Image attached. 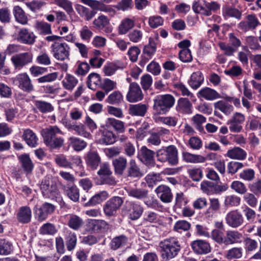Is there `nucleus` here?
Returning a JSON list of instances; mask_svg holds the SVG:
<instances>
[{
  "mask_svg": "<svg viewBox=\"0 0 261 261\" xmlns=\"http://www.w3.org/2000/svg\"><path fill=\"white\" fill-rule=\"evenodd\" d=\"M81 2L89 6L93 10L82 5H78L75 7L78 14L86 20H90L96 14L94 10L109 13L111 15L115 14V10L110 6L106 5L102 2L97 0H81Z\"/></svg>",
  "mask_w": 261,
  "mask_h": 261,
  "instance_id": "f257e3e1",
  "label": "nucleus"
},
{
  "mask_svg": "<svg viewBox=\"0 0 261 261\" xmlns=\"http://www.w3.org/2000/svg\"><path fill=\"white\" fill-rule=\"evenodd\" d=\"M161 256L165 260L174 258L180 250L181 246L177 238L170 237L160 242Z\"/></svg>",
  "mask_w": 261,
  "mask_h": 261,
  "instance_id": "f03ea898",
  "label": "nucleus"
},
{
  "mask_svg": "<svg viewBox=\"0 0 261 261\" xmlns=\"http://www.w3.org/2000/svg\"><path fill=\"white\" fill-rule=\"evenodd\" d=\"M62 134V131L57 126H50L42 130L44 143L51 149L61 147L64 143V139L57 136Z\"/></svg>",
  "mask_w": 261,
  "mask_h": 261,
  "instance_id": "7ed1b4c3",
  "label": "nucleus"
},
{
  "mask_svg": "<svg viewBox=\"0 0 261 261\" xmlns=\"http://www.w3.org/2000/svg\"><path fill=\"white\" fill-rule=\"evenodd\" d=\"M178 150L174 145H169L157 150L156 156L158 161L162 163L168 162L171 166H176L178 163Z\"/></svg>",
  "mask_w": 261,
  "mask_h": 261,
  "instance_id": "20e7f679",
  "label": "nucleus"
},
{
  "mask_svg": "<svg viewBox=\"0 0 261 261\" xmlns=\"http://www.w3.org/2000/svg\"><path fill=\"white\" fill-rule=\"evenodd\" d=\"M175 102V99L171 95H159L153 99V109L159 114H166L172 108Z\"/></svg>",
  "mask_w": 261,
  "mask_h": 261,
  "instance_id": "39448f33",
  "label": "nucleus"
},
{
  "mask_svg": "<svg viewBox=\"0 0 261 261\" xmlns=\"http://www.w3.org/2000/svg\"><path fill=\"white\" fill-rule=\"evenodd\" d=\"M40 190L43 196L54 199L59 198V192L57 184L51 176L47 175L42 179Z\"/></svg>",
  "mask_w": 261,
  "mask_h": 261,
  "instance_id": "423d86ee",
  "label": "nucleus"
},
{
  "mask_svg": "<svg viewBox=\"0 0 261 261\" xmlns=\"http://www.w3.org/2000/svg\"><path fill=\"white\" fill-rule=\"evenodd\" d=\"M97 175L98 176L94 178V182L97 185H115L116 184L110 165L107 163H104L100 165V168L97 171Z\"/></svg>",
  "mask_w": 261,
  "mask_h": 261,
  "instance_id": "0eeeda50",
  "label": "nucleus"
},
{
  "mask_svg": "<svg viewBox=\"0 0 261 261\" xmlns=\"http://www.w3.org/2000/svg\"><path fill=\"white\" fill-rule=\"evenodd\" d=\"M51 53L57 60L63 61L69 59L70 48L65 42H55L50 46Z\"/></svg>",
  "mask_w": 261,
  "mask_h": 261,
  "instance_id": "6e6552de",
  "label": "nucleus"
},
{
  "mask_svg": "<svg viewBox=\"0 0 261 261\" xmlns=\"http://www.w3.org/2000/svg\"><path fill=\"white\" fill-rule=\"evenodd\" d=\"M123 203V199L119 196H114L109 199L103 206L105 215L107 217L115 216Z\"/></svg>",
  "mask_w": 261,
  "mask_h": 261,
  "instance_id": "1a4fd4ad",
  "label": "nucleus"
},
{
  "mask_svg": "<svg viewBox=\"0 0 261 261\" xmlns=\"http://www.w3.org/2000/svg\"><path fill=\"white\" fill-rule=\"evenodd\" d=\"M13 84L22 91L30 93L34 89L31 80L27 73L18 74L12 79Z\"/></svg>",
  "mask_w": 261,
  "mask_h": 261,
  "instance_id": "9d476101",
  "label": "nucleus"
},
{
  "mask_svg": "<svg viewBox=\"0 0 261 261\" xmlns=\"http://www.w3.org/2000/svg\"><path fill=\"white\" fill-rule=\"evenodd\" d=\"M62 123L67 129L74 130L79 136L86 138L91 137L90 133L86 130L85 125L82 123H77L67 119H62Z\"/></svg>",
  "mask_w": 261,
  "mask_h": 261,
  "instance_id": "9b49d317",
  "label": "nucleus"
},
{
  "mask_svg": "<svg viewBox=\"0 0 261 261\" xmlns=\"http://www.w3.org/2000/svg\"><path fill=\"white\" fill-rule=\"evenodd\" d=\"M33 57L32 53L24 52L14 55L11 58V61L15 68L20 70L24 66L32 62Z\"/></svg>",
  "mask_w": 261,
  "mask_h": 261,
  "instance_id": "f8f14e48",
  "label": "nucleus"
},
{
  "mask_svg": "<svg viewBox=\"0 0 261 261\" xmlns=\"http://www.w3.org/2000/svg\"><path fill=\"white\" fill-rule=\"evenodd\" d=\"M155 153L149 149L145 146H142L138 152V159L146 166L151 168L155 166V161L154 158Z\"/></svg>",
  "mask_w": 261,
  "mask_h": 261,
  "instance_id": "ddd939ff",
  "label": "nucleus"
},
{
  "mask_svg": "<svg viewBox=\"0 0 261 261\" xmlns=\"http://www.w3.org/2000/svg\"><path fill=\"white\" fill-rule=\"evenodd\" d=\"M226 224L231 228H237L244 222L243 215L238 210L229 212L225 216Z\"/></svg>",
  "mask_w": 261,
  "mask_h": 261,
  "instance_id": "4468645a",
  "label": "nucleus"
},
{
  "mask_svg": "<svg viewBox=\"0 0 261 261\" xmlns=\"http://www.w3.org/2000/svg\"><path fill=\"white\" fill-rule=\"evenodd\" d=\"M245 121V115L240 112H235L227 124L229 125V129L233 133H239L243 129V124Z\"/></svg>",
  "mask_w": 261,
  "mask_h": 261,
  "instance_id": "2eb2a0df",
  "label": "nucleus"
},
{
  "mask_svg": "<svg viewBox=\"0 0 261 261\" xmlns=\"http://www.w3.org/2000/svg\"><path fill=\"white\" fill-rule=\"evenodd\" d=\"M36 36L32 32L25 28L20 29L17 34L15 39L24 44L32 45L35 42Z\"/></svg>",
  "mask_w": 261,
  "mask_h": 261,
  "instance_id": "dca6fc26",
  "label": "nucleus"
},
{
  "mask_svg": "<svg viewBox=\"0 0 261 261\" xmlns=\"http://www.w3.org/2000/svg\"><path fill=\"white\" fill-rule=\"evenodd\" d=\"M191 247L194 252L198 254H206L211 251L210 243L203 240H197L191 244Z\"/></svg>",
  "mask_w": 261,
  "mask_h": 261,
  "instance_id": "f3484780",
  "label": "nucleus"
},
{
  "mask_svg": "<svg viewBox=\"0 0 261 261\" xmlns=\"http://www.w3.org/2000/svg\"><path fill=\"white\" fill-rule=\"evenodd\" d=\"M143 95L139 85L136 83H131L129 91L126 96L127 100L130 102H134L143 99Z\"/></svg>",
  "mask_w": 261,
  "mask_h": 261,
  "instance_id": "a211bd4d",
  "label": "nucleus"
},
{
  "mask_svg": "<svg viewBox=\"0 0 261 261\" xmlns=\"http://www.w3.org/2000/svg\"><path fill=\"white\" fill-rule=\"evenodd\" d=\"M32 213L28 206L20 207L16 213V217L17 221L21 224L29 223L32 219Z\"/></svg>",
  "mask_w": 261,
  "mask_h": 261,
  "instance_id": "6ab92c4d",
  "label": "nucleus"
},
{
  "mask_svg": "<svg viewBox=\"0 0 261 261\" xmlns=\"http://www.w3.org/2000/svg\"><path fill=\"white\" fill-rule=\"evenodd\" d=\"M129 206L127 209L128 218L132 220L138 219L144 211L142 205L138 202L130 201L129 202Z\"/></svg>",
  "mask_w": 261,
  "mask_h": 261,
  "instance_id": "aec40b11",
  "label": "nucleus"
},
{
  "mask_svg": "<svg viewBox=\"0 0 261 261\" xmlns=\"http://www.w3.org/2000/svg\"><path fill=\"white\" fill-rule=\"evenodd\" d=\"M158 197L164 203L170 202L173 198L170 188L164 185L158 186L155 190Z\"/></svg>",
  "mask_w": 261,
  "mask_h": 261,
  "instance_id": "412c9836",
  "label": "nucleus"
},
{
  "mask_svg": "<svg viewBox=\"0 0 261 261\" xmlns=\"http://www.w3.org/2000/svg\"><path fill=\"white\" fill-rule=\"evenodd\" d=\"M55 210V206L49 203H44L37 211V216L38 220L40 221L45 220L49 215L54 213Z\"/></svg>",
  "mask_w": 261,
  "mask_h": 261,
  "instance_id": "4be33fe9",
  "label": "nucleus"
},
{
  "mask_svg": "<svg viewBox=\"0 0 261 261\" xmlns=\"http://www.w3.org/2000/svg\"><path fill=\"white\" fill-rule=\"evenodd\" d=\"M148 106L146 104L141 103L130 105L128 112L131 116L143 117L148 110Z\"/></svg>",
  "mask_w": 261,
  "mask_h": 261,
  "instance_id": "5701e85b",
  "label": "nucleus"
},
{
  "mask_svg": "<svg viewBox=\"0 0 261 261\" xmlns=\"http://www.w3.org/2000/svg\"><path fill=\"white\" fill-rule=\"evenodd\" d=\"M127 164V159L124 156H119L114 159L112 161V165L115 174L122 175L126 169Z\"/></svg>",
  "mask_w": 261,
  "mask_h": 261,
  "instance_id": "b1692460",
  "label": "nucleus"
},
{
  "mask_svg": "<svg viewBox=\"0 0 261 261\" xmlns=\"http://www.w3.org/2000/svg\"><path fill=\"white\" fill-rule=\"evenodd\" d=\"M126 173L128 177L133 178H140L143 175L142 171L134 159L129 161Z\"/></svg>",
  "mask_w": 261,
  "mask_h": 261,
  "instance_id": "393cba45",
  "label": "nucleus"
},
{
  "mask_svg": "<svg viewBox=\"0 0 261 261\" xmlns=\"http://www.w3.org/2000/svg\"><path fill=\"white\" fill-rule=\"evenodd\" d=\"M66 218L67 220V225L71 229L76 230L84 225V221L82 218L74 214H68Z\"/></svg>",
  "mask_w": 261,
  "mask_h": 261,
  "instance_id": "a878e982",
  "label": "nucleus"
},
{
  "mask_svg": "<svg viewBox=\"0 0 261 261\" xmlns=\"http://www.w3.org/2000/svg\"><path fill=\"white\" fill-rule=\"evenodd\" d=\"M242 234L237 230H227L225 233L226 245H231L241 242Z\"/></svg>",
  "mask_w": 261,
  "mask_h": 261,
  "instance_id": "bb28decb",
  "label": "nucleus"
},
{
  "mask_svg": "<svg viewBox=\"0 0 261 261\" xmlns=\"http://www.w3.org/2000/svg\"><path fill=\"white\" fill-rule=\"evenodd\" d=\"M198 94V97L203 98L207 100H213L221 97L220 95L216 91L208 87L201 89Z\"/></svg>",
  "mask_w": 261,
  "mask_h": 261,
  "instance_id": "cd10ccee",
  "label": "nucleus"
},
{
  "mask_svg": "<svg viewBox=\"0 0 261 261\" xmlns=\"http://www.w3.org/2000/svg\"><path fill=\"white\" fill-rule=\"evenodd\" d=\"M87 83L88 87L92 90L100 88L102 83L100 75L94 72L91 73L88 76Z\"/></svg>",
  "mask_w": 261,
  "mask_h": 261,
  "instance_id": "c85d7f7f",
  "label": "nucleus"
},
{
  "mask_svg": "<svg viewBox=\"0 0 261 261\" xmlns=\"http://www.w3.org/2000/svg\"><path fill=\"white\" fill-rule=\"evenodd\" d=\"M222 15L225 19L233 17L240 20L242 17V13L236 8L225 5L222 7Z\"/></svg>",
  "mask_w": 261,
  "mask_h": 261,
  "instance_id": "c756f323",
  "label": "nucleus"
},
{
  "mask_svg": "<svg viewBox=\"0 0 261 261\" xmlns=\"http://www.w3.org/2000/svg\"><path fill=\"white\" fill-rule=\"evenodd\" d=\"M86 162L89 167L95 170L100 162V158L97 152L89 151L87 154Z\"/></svg>",
  "mask_w": 261,
  "mask_h": 261,
  "instance_id": "7c9ffc66",
  "label": "nucleus"
},
{
  "mask_svg": "<svg viewBox=\"0 0 261 261\" xmlns=\"http://www.w3.org/2000/svg\"><path fill=\"white\" fill-rule=\"evenodd\" d=\"M126 191L128 196L138 200L145 199L148 195V191L142 188H130Z\"/></svg>",
  "mask_w": 261,
  "mask_h": 261,
  "instance_id": "2f4dec72",
  "label": "nucleus"
},
{
  "mask_svg": "<svg viewBox=\"0 0 261 261\" xmlns=\"http://www.w3.org/2000/svg\"><path fill=\"white\" fill-rule=\"evenodd\" d=\"M116 142V136L112 131L105 129L101 131V136L98 140L100 144L111 145Z\"/></svg>",
  "mask_w": 261,
  "mask_h": 261,
  "instance_id": "473e14b6",
  "label": "nucleus"
},
{
  "mask_svg": "<svg viewBox=\"0 0 261 261\" xmlns=\"http://www.w3.org/2000/svg\"><path fill=\"white\" fill-rule=\"evenodd\" d=\"M204 77L200 71L194 72L191 75L188 81L189 86L193 89H197L201 85L203 82Z\"/></svg>",
  "mask_w": 261,
  "mask_h": 261,
  "instance_id": "72a5a7b5",
  "label": "nucleus"
},
{
  "mask_svg": "<svg viewBox=\"0 0 261 261\" xmlns=\"http://www.w3.org/2000/svg\"><path fill=\"white\" fill-rule=\"evenodd\" d=\"M22 138L26 143L30 147H35L38 144V138L36 134L30 129L23 131Z\"/></svg>",
  "mask_w": 261,
  "mask_h": 261,
  "instance_id": "f704fd0d",
  "label": "nucleus"
},
{
  "mask_svg": "<svg viewBox=\"0 0 261 261\" xmlns=\"http://www.w3.org/2000/svg\"><path fill=\"white\" fill-rule=\"evenodd\" d=\"M13 13L16 21L23 25L28 23V17L20 6H15L13 8Z\"/></svg>",
  "mask_w": 261,
  "mask_h": 261,
  "instance_id": "c9c22d12",
  "label": "nucleus"
},
{
  "mask_svg": "<svg viewBox=\"0 0 261 261\" xmlns=\"http://www.w3.org/2000/svg\"><path fill=\"white\" fill-rule=\"evenodd\" d=\"M226 155L227 157L239 160H244L247 156V153L243 149L236 147L227 151Z\"/></svg>",
  "mask_w": 261,
  "mask_h": 261,
  "instance_id": "e433bc0d",
  "label": "nucleus"
},
{
  "mask_svg": "<svg viewBox=\"0 0 261 261\" xmlns=\"http://www.w3.org/2000/svg\"><path fill=\"white\" fill-rule=\"evenodd\" d=\"M78 83V80L73 75L67 73L62 81V84L64 89L71 91Z\"/></svg>",
  "mask_w": 261,
  "mask_h": 261,
  "instance_id": "4c0bfd02",
  "label": "nucleus"
},
{
  "mask_svg": "<svg viewBox=\"0 0 261 261\" xmlns=\"http://www.w3.org/2000/svg\"><path fill=\"white\" fill-rule=\"evenodd\" d=\"M109 197L108 193L106 191H101L92 196L86 203L87 206H94L101 203Z\"/></svg>",
  "mask_w": 261,
  "mask_h": 261,
  "instance_id": "58836bf2",
  "label": "nucleus"
},
{
  "mask_svg": "<svg viewBox=\"0 0 261 261\" xmlns=\"http://www.w3.org/2000/svg\"><path fill=\"white\" fill-rule=\"evenodd\" d=\"M183 160L187 163H202L205 161V158L199 154H194L188 152L182 153Z\"/></svg>",
  "mask_w": 261,
  "mask_h": 261,
  "instance_id": "ea45409f",
  "label": "nucleus"
},
{
  "mask_svg": "<svg viewBox=\"0 0 261 261\" xmlns=\"http://www.w3.org/2000/svg\"><path fill=\"white\" fill-rule=\"evenodd\" d=\"M135 25L134 20L128 18L123 19L118 27V33L120 35L126 34Z\"/></svg>",
  "mask_w": 261,
  "mask_h": 261,
  "instance_id": "a19ab883",
  "label": "nucleus"
},
{
  "mask_svg": "<svg viewBox=\"0 0 261 261\" xmlns=\"http://www.w3.org/2000/svg\"><path fill=\"white\" fill-rule=\"evenodd\" d=\"M191 108L192 104L187 98H181L178 100L176 109L178 112L190 114L192 113Z\"/></svg>",
  "mask_w": 261,
  "mask_h": 261,
  "instance_id": "79ce46f5",
  "label": "nucleus"
},
{
  "mask_svg": "<svg viewBox=\"0 0 261 261\" xmlns=\"http://www.w3.org/2000/svg\"><path fill=\"white\" fill-rule=\"evenodd\" d=\"M106 124L112 126L116 131L119 133H123L125 130L124 123L119 120L114 118H108Z\"/></svg>",
  "mask_w": 261,
  "mask_h": 261,
  "instance_id": "37998d69",
  "label": "nucleus"
},
{
  "mask_svg": "<svg viewBox=\"0 0 261 261\" xmlns=\"http://www.w3.org/2000/svg\"><path fill=\"white\" fill-rule=\"evenodd\" d=\"M157 40L158 38L155 39L150 38L149 43L145 45L143 49V54L149 59L151 58L156 51Z\"/></svg>",
  "mask_w": 261,
  "mask_h": 261,
  "instance_id": "c03bdc74",
  "label": "nucleus"
},
{
  "mask_svg": "<svg viewBox=\"0 0 261 261\" xmlns=\"http://www.w3.org/2000/svg\"><path fill=\"white\" fill-rule=\"evenodd\" d=\"M19 159L24 171L28 173H31L34 168V164L28 154H22Z\"/></svg>",
  "mask_w": 261,
  "mask_h": 261,
  "instance_id": "a18cd8bd",
  "label": "nucleus"
},
{
  "mask_svg": "<svg viewBox=\"0 0 261 261\" xmlns=\"http://www.w3.org/2000/svg\"><path fill=\"white\" fill-rule=\"evenodd\" d=\"M204 10L203 15L205 16H210L212 15V12H216L220 8V5L217 2L212 1L207 2L204 1Z\"/></svg>",
  "mask_w": 261,
  "mask_h": 261,
  "instance_id": "49530a36",
  "label": "nucleus"
},
{
  "mask_svg": "<svg viewBox=\"0 0 261 261\" xmlns=\"http://www.w3.org/2000/svg\"><path fill=\"white\" fill-rule=\"evenodd\" d=\"M69 144L76 151H80L83 150L87 146V143L75 137H71L69 139Z\"/></svg>",
  "mask_w": 261,
  "mask_h": 261,
  "instance_id": "de8ad7c7",
  "label": "nucleus"
},
{
  "mask_svg": "<svg viewBox=\"0 0 261 261\" xmlns=\"http://www.w3.org/2000/svg\"><path fill=\"white\" fill-rule=\"evenodd\" d=\"M127 241V238L124 235H121L114 238L111 242V248L116 250L118 248L125 245Z\"/></svg>",
  "mask_w": 261,
  "mask_h": 261,
  "instance_id": "09e8293b",
  "label": "nucleus"
},
{
  "mask_svg": "<svg viewBox=\"0 0 261 261\" xmlns=\"http://www.w3.org/2000/svg\"><path fill=\"white\" fill-rule=\"evenodd\" d=\"M214 107L227 115H229L233 110L232 106L222 100L215 103Z\"/></svg>",
  "mask_w": 261,
  "mask_h": 261,
  "instance_id": "8fccbe9b",
  "label": "nucleus"
},
{
  "mask_svg": "<svg viewBox=\"0 0 261 261\" xmlns=\"http://www.w3.org/2000/svg\"><path fill=\"white\" fill-rule=\"evenodd\" d=\"M110 23V20L107 16L101 14L93 21L94 27L99 30H102L107 27Z\"/></svg>",
  "mask_w": 261,
  "mask_h": 261,
  "instance_id": "3c124183",
  "label": "nucleus"
},
{
  "mask_svg": "<svg viewBox=\"0 0 261 261\" xmlns=\"http://www.w3.org/2000/svg\"><path fill=\"white\" fill-rule=\"evenodd\" d=\"M252 208L246 205H244L241 207L242 213L249 223L253 222L256 218V212Z\"/></svg>",
  "mask_w": 261,
  "mask_h": 261,
  "instance_id": "603ef678",
  "label": "nucleus"
},
{
  "mask_svg": "<svg viewBox=\"0 0 261 261\" xmlns=\"http://www.w3.org/2000/svg\"><path fill=\"white\" fill-rule=\"evenodd\" d=\"M210 237L218 244H225V234L222 231L218 229H214L212 231Z\"/></svg>",
  "mask_w": 261,
  "mask_h": 261,
  "instance_id": "864d4df0",
  "label": "nucleus"
},
{
  "mask_svg": "<svg viewBox=\"0 0 261 261\" xmlns=\"http://www.w3.org/2000/svg\"><path fill=\"white\" fill-rule=\"evenodd\" d=\"M65 192L68 198L73 202H77L80 198L79 189L75 186L67 187Z\"/></svg>",
  "mask_w": 261,
  "mask_h": 261,
  "instance_id": "5fc2aeb1",
  "label": "nucleus"
},
{
  "mask_svg": "<svg viewBox=\"0 0 261 261\" xmlns=\"http://www.w3.org/2000/svg\"><path fill=\"white\" fill-rule=\"evenodd\" d=\"M13 249L12 244L5 239H0V255L9 254Z\"/></svg>",
  "mask_w": 261,
  "mask_h": 261,
  "instance_id": "6e6d98bb",
  "label": "nucleus"
},
{
  "mask_svg": "<svg viewBox=\"0 0 261 261\" xmlns=\"http://www.w3.org/2000/svg\"><path fill=\"white\" fill-rule=\"evenodd\" d=\"M192 121L195 128L200 132H203L202 124L206 122V118L200 114H196L192 118Z\"/></svg>",
  "mask_w": 261,
  "mask_h": 261,
  "instance_id": "4d7b16f0",
  "label": "nucleus"
},
{
  "mask_svg": "<svg viewBox=\"0 0 261 261\" xmlns=\"http://www.w3.org/2000/svg\"><path fill=\"white\" fill-rule=\"evenodd\" d=\"M188 173L190 177L195 181H200L203 177V172L201 168L193 167L188 169Z\"/></svg>",
  "mask_w": 261,
  "mask_h": 261,
  "instance_id": "13d9d810",
  "label": "nucleus"
},
{
  "mask_svg": "<svg viewBox=\"0 0 261 261\" xmlns=\"http://www.w3.org/2000/svg\"><path fill=\"white\" fill-rule=\"evenodd\" d=\"M243 255V249L241 247H233L229 249L225 255L227 259H239Z\"/></svg>",
  "mask_w": 261,
  "mask_h": 261,
  "instance_id": "bf43d9fd",
  "label": "nucleus"
},
{
  "mask_svg": "<svg viewBox=\"0 0 261 261\" xmlns=\"http://www.w3.org/2000/svg\"><path fill=\"white\" fill-rule=\"evenodd\" d=\"M36 107L42 113H48L54 110V107L51 103L42 100H35Z\"/></svg>",
  "mask_w": 261,
  "mask_h": 261,
  "instance_id": "052dcab7",
  "label": "nucleus"
},
{
  "mask_svg": "<svg viewBox=\"0 0 261 261\" xmlns=\"http://www.w3.org/2000/svg\"><path fill=\"white\" fill-rule=\"evenodd\" d=\"M241 198L236 195H230L225 197L224 205L227 207H237L240 204Z\"/></svg>",
  "mask_w": 261,
  "mask_h": 261,
  "instance_id": "680f3d73",
  "label": "nucleus"
},
{
  "mask_svg": "<svg viewBox=\"0 0 261 261\" xmlns=\"http://www.w3.org/2000/svg\"><path fill=\"white\" fill-rule=\"evenodd\" d=\"M188 202V200L183 193H177L175 196V203L174 206L175 210H181L184 206L186 205Z\"/></svg>",
  "mask_w": 261,
  "mask_h": 261,
  "instance_id": "e2e57ef3",
  "label": "nucleus"
},
{
  "mask_svg": "<svg viewBox=\"0 0 261 261\" xmlns=\"http://www.w3.org/2000/svg\"><path fill=\"white\" fill-rule=\"evenodd\" d=\"M123 100V95L120 92L115 91L110 94L106 99V101L111 105H117Z\"/></svg>",
  "mask_w": 261,
  "mask_h": 261,
  "instance_id": "0e129e2a",
  "label": "nucleus"
},
{
  "mask_svg": "<svg viewBox=\"0 0 261 261\" xmlns=\"http://www.w3.org/2000/svg\"><path fill=\"white\" fill-rule=\"evenodd\" d=\"M243 200L250 207H255L257 204L258 200L254 193H246L243 197Z\"/></svg>",
  "mask_w": 261,
  "mask_h": 261,
  "instance_id": "69168bd1",
  "label": "nucleus"
},
{
  "mask_svg": "<svg viewBox=\"0 0 261 261\" xmlns=\"http://www.w3.org/2000/svg\"><path fill=\"white\" fill-rule=\"evenodd\" d=\"M36 28L39 34L42 35H48L51 33V25L46 22H37Z\"/></svg>",
  "mask_w": 261,
  "mask_h": 261,
  "instance_id": "338daca9",
  "label": "nucleus"
},
{
  "mask_svg": "<svg viewBox=\"0 0 261 261\" xmlns=\"http://www.w3.org/2000/svg\"><path fill=\"white\" fill-rule=\"evenodd\" d=\"M120 68L117 63L115 62L107 63L103 68V71L106 76H112Z\"/></svg>",
  "mask_w": 261,
  "mask_h": 261,
  "instance_id": "774afa93",
  "label": "nucleus"
}]
</instances>
